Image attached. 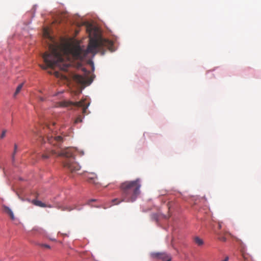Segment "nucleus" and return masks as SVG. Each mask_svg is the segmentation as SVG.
I'll list each match as a JSON object with an SVG mask.
<instances>
[{"label": "nucleus", "instance_id": "20", "mask_svg": "<svg viewBox=\"0 0 261 261\" xmlns=\"http://www.w3.org/2000/svg\"><path fill=\"white\" fill-rule=\"evenodd\" d=\"M6 132H7L6 130H3L2 133L1 135V139H3V138H4L5 137Z\"/></svg>", "mask_w": 261, "mask_h": 261}, {"label": "nucleus", "instance_id": "8", "mask_svg": "<svg viewBox=\"0 0 261 261\" xmlns=\"http://www.w3.org/2000/svg\"><path fill=\"white\" fill-rule=\"evenodd\" d=\"M151 255L153 258H156L161 259L162 261H171V256L165 252H154L151 254Z\"/></svg>", "mask_w": 261, "mask_h": 261}, {"label": "nucleus", "instance_id": "22", "mask_svg": "<svg viewBox=\"0 0 261 261\" xmlns=\"http://www.w3.org/2000/svg\"><path fill=\"white\" fill-rule=\"evenodd\" d=\"M42 246H43L45 248H50V246L49 245H48L44 244Z\"/></svg>", "mask_w": 261, "mask_h": 261}, {"label": "nucleus", "instance_id": "2", "mask_svg": "<svg viewBox=\"0 0 261 261\" xmlns=\"http://www.w3.org/2000/svg\"><path fill=\"white\" fill-rule=\"evenodd\" d=\"M112 46L113 42L111 41L99 37L90 38L86 49H84L80 45H76L71 49L70 53L74 59L82 60L89 53L95 55L103 47L110 49Z\"/></svg>", "mask_w": 261, "mask_h": 261}, {"label": "nucleus", "instance_id": "1", "mask_svg": "<svg viewBox=\"0 0 261 261\" xmlns=\"http://www.w3.org/2000/svg\"><path fill=\"white\" fill-rule=\"evenodd\" d=\"M49 53L45 52L42 55L45 65L41 66L43 69L47 67L53 68L59 66L63 70H67L70 66L68 50L63 47L56 44H49L48 46Z\"/></svg>", "mask_w": 261, "mask_h": 261}, {"label": "nucleus", "instance_id": "5", "mask_svg": "<svg viewBox=\"0 0 261 261\" xmlns=\"http://www.w3.org/2000/svg\"><path fill=\"white\" fill-rule=\"evenodd\" d=\"M89 103L87 104L85 103V99H83L81 101L78 102H72L70 101H63L60 102V106L62 107H68L70 106H75L76 107H81L83 108V113H85L87 111V109L89 106Z\"/></svg>", "mask_w": 261, "mask_h": 261}, {"label": "nucleus", "instance_id": "9", "mask_svg": "<svg viewBox=\"0 0 261 261\" xmlns=\"http://www.w3.org/2000/svg\"><path fill=\"white\" fill-rule=\"evenodd\" d=\"M47 139L48 143L54 146H59V144L63 141L62 137L60 136L55 137H53V136H47Z\"/></svg>", "mask_w": 261, "mask_h": 261}, {"label": "nucleus", "instance_id": "17", "mask_svg": "<svg viewBox=\"0 0 261 261\" xmlns=\"http://www.w3.org/2000/svg\"><path fill=\"white\" fill-rule=\"evenodd\" d=\"M43 35L45 37L50 39V40H52V38L50 37L49 32L47 29H44Z\"/></svg>", "mask_w": 261, "mask_h": 261}, {"label": "nucleus", "instance_id": "14", "mask_svg": "<svg viewBox=\"0 0 261 261\" xmlns=\"http://www.w3.org/2000/svg\"><path fill=\"white\" fill-rule=\"evenodd\" d=\"M4 208L5 212L10 216L11 219L12 220L14 219V216L11 210L9 207L6 206H5Z\"/></svg>", "mask_w": 261, "mask_h": 261}, {"label": "nucleus", "instance_id": "19", "mask_svg": "<svg viewBox=\"0 0 261 261\" xmlns=\"http://www.w3.org/2000/svg\"><path fill=\"white\" fill-rule=\"evenodd\" d=\"M81 122H82V119L80 116H79L75 120L74 123H77Z\"/></svg>", "mask_w": 261, "mask_h": 261}, {"label": "nucleus", "instance_id": "7", "mask_svg": "<svg viewBox=\"0 0 261 261\" xmlns=\"http://www.w3.org/2000/svg\"><path fill=\"white\" fill-rule=\"evenodd\" d=\"M72 79L81 85H85L87 84H90L91 83V81H89L86 77L76 74H73Z\"/></svg>", "mask_w": 261, "mask_h": 261}, {"label": "nucleus", "instance_id": "3", "mask_svg": "<svg viewBox=\"0 0 261 261\" xmlns=\"http://www.w3.org/2000/svg\"><path fill=\"white\" fill-rule=\"evenodd\" d=\"M141 187V181L139 178L135 180L125 181L121 183L120 186L121 192V198H115L112 202L113 204H118L121 202L135 201L140 193Z\"/></svg>", "mask_w": 261, "mask_h": 261}, {"label": "nucleus", "instance_id": "15", "mask_svg": "<svg viewBox=\"0 0 261 261\" xmlns=\"http://www.w3.org/2000/svg\"><path fill=\"white\" fill-rule=\"evenodd\" d=\"M194 242L198 246H202L204 242L203 240L198 237H196L194 239Z\"/></svg>", "mask_w": 261, "mask_h": 261}, {"label": "nucleus", "instance_id": "6", "mask_svg": "<svg viewBox=\"0 0 261 261\" xmlns=\"http://www.w3.org/2000/svg\"><path fill=\"white\" fill-rule=\"evenodd\" d=\"M234 239H236V241L240 244L241 246L240 251L241 253V255L244 260L252 261V257L248 253L246 252L245 245L243 243V241L237 238H234Z\"/></svg>", "mask_w": 261, "mask_h": 261}, {"label": "nucleus", "instance_id": "10", "mask_svg": "<svg viewBox=\"0 0 261 261\" xmlns=\"http://www.w3.org/2000/svg\"><path fill=\"white\" fill-rule=\"evenodd\" d=\"M215 233L217 236L218 239L222 242H226L227 241V239L226 237L224 236L227 233H228L230 236H231L232 237H233L231 233H228V232H224L223 233L220 232H217L215 231Z\"/></svg>", "mask_w": 261, "mask_h": 261}, {"label": "nucleus", "instance_id": "4", "mask_svg": "<svg viewBox=\"0 0 261 261\" xmlns=\"http://www.w3.org/2000/svg\"><path fill=\"white\" fill-rule=\"evenodd\" d=\"M74 150L71 148H67L61 151H57L55 149L47 150L42 155V158L47 159L51 155H56L65 158L63 161L64 167L67 168L71 172H75L79 171L81 166L74 161L73 154Z\"/></svg>", "mask_w": 261, "mask_h": 261}, {"label": "nucleus", "instance_id": "18", "mask_svg": "<svg viewBox=\"0 0 261 261\" xmlns=\"http://www.w3.org/2000/svg\"><path fill=\"white\" fill-rule=\"evenodd\" d=\"M17 145L16 144H14V151H13V155H12V158L13 159L14 158V155H15V153L17 152Z\"/></svg>", "mask_w": 261, "mask_h": 261}, {"label": "nucleus", "instance_id": "21", "mask_svg": "<svg viewBox=\"0 0 261 261\" xmlns=\"http://www.w3.org/2000/svg\"><path fill=\"white\" fill-rule=\"evenodd\" d=\"M218 228L219 229H221V228H222L221 223L218 222Z\"/></svg>", "mask_w": 261, "mask_h": 261}, {"label": "nucleus", "instance_id": "13", "mask_svg": "<svg viewBox=\"0 0 261 261\" xmlns=\"http://www.w3.org/2000/svg\"><path fill=\"white\" fill-rule=\"evenodd\" d=\"M76 210L80 211V210H82V207L79 206V205H77L76 204H75L73 205V206L72 207L69 206V207H65V208L62 209V210H63V211L66 210L68 211H71V210Z\"/></svg>", "mask_w": 261, "mask_h": 261}, {"label": "nucleus", "instance_id": "11", "mask_svg": "<svg viewBox=\"0 0 261 261\" xmlns=\"http://www.w3.org/2000/svg\"><path fill=\"white\" fill-rule=\"evenodd\" d=\"M87 180L88 182L90 183H93L94 184H97V178L96 175L94 173H89L87 175Z\"/></svg>", "mask_w": 261, "mask_h": 261}, {"label": "nucleus", "instance_id": "12", "mask_svg": "<svg viewBox=\"0 0 261 261\" xmlns=\"http://www.w3.org/2000/svg\"><path fill=\"white\" fill-rule=\"evenodd\" d=\"M31 202L34 204L36 206H38L41 207H51L52 206L50 205H46V204L43 203L40 200H38L36 199H33L32 200Z\"/></svg>", "mask_w": 261, "mask_h": 261}, {"label": "nucleus", "instance_id": "16", "mask_svg": "<svg viewBox=\"0 0 261 261\" xmlns=\"http://www.w3.org/2000/svg\"><path fill=\"white\" fill-rule=\"evenodd\" d=\"M22 86H23V84H20L17 86L16 89V91L14 94V97H15L19 93V92L20 91V90H21V89L22 88Z\"/></svg>", "mask_w": 261, "mask_h": 261}]
</instances>
